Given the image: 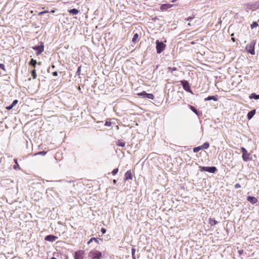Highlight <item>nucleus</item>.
<instances>
[{
  "label": "nucleus",
  "mask_w": 259,
  "mask_h": 259,
  "mask_svg": "<svg viewBox=\"0 0 259 259\" xmlns=\"http://www.w3.org/2000/svg\"><path fill=\"white\" fill-rule=\"evenodd\" d=\"M116 181L115 180H113V183H116Z\"/></svg>",
  "instance_id": "obj_46"
},
{
  "label": "nucleus",
  "mask_w": 259,
  "mask_h": 259,
  "mask_svg": "<svg viewBox=\"0 0 259 259\" xmlns=\"http://www.w3.org/2000/svg\"><path fill=\"white\" fill-rule=\"evenodd\" d=\"M176 1V0H172V3H174V2H175Z\"/></svg>",
  "instance_id": "obj_47"
},
{
  "label": "nucleus",
  "mask_w": 259,
  "mask_h": 259,
  "mask_svg": "<svg viewBox=\"0 0 259 259\" xmlns=\"http://www.w3.org/2000/svg\"><path fill=\"white\" fill-rule=\"evenodd\" d=\"M156 51L158 54L161 53L165 49V45L162 42H160L159 40L156 41Z\"/></svg>",
  "instance_id": "obj_2"
},
{
  "label": "nucleus",
  "mask_w": 259,
  "mask_h": 259,
  "mask_svg": "<svg viewBox=\"0 0 259 259\" xmlns=\"http://www.w3.org/2000/svg\"><path fill=\"white\" fill-rule=\"evenodd\" d=\"M173 6L174 5H171V4H163L161 6L160 9L161 10H165L171 8V7H173Z\"/></svg>",
  "instance_id": "obj_12"
},
{
  "label": "nucleus",
  "mask_w": 259,
  "mask_h": 259,
  "mask_svg": "<svg viewBox=\"0 0 259 259\" xmlns=\"http://www.w3.org/2000/svg\"><path fill=\"white\" fill-rule=\"evenodd\" d=\"M33 49L37 50V54L38 55L44 51V46L42 45L40 46H36L33 47Z\"/></svg>",
  "instance_id": "obj_9"
},
{
  "label": "nucleus",
  "mask_w": 259,
  "mask_h": 259,
  "mask_svg": "<svg viewBox=\"0 0 259 259\" xmlns=\"http://www.w3.org/2000/svg\"><path fill=\"white\" fill-rule=\"evenodd\" d=\"M39 65H40L41 64V62H38V63Z\"/></svg>",
  "instance_id": "obj_49"
},
{
  "label": "nucleus",
  "mask_w": 259,
  "mask_h": 259,
  "mask_svg": "<svg viewBox=\"0 0 259 259\" xmlns=\"http://www.w3.org/2000/svg\"><path fill=\"white\" fill-rule=\"evenodd\" d=\"M188 25H190L191 24H190V23H188Z\"/></svg>",
  "instance_id": "obj_50"
},
{
  "label": "nucleus",
  "mask_w": 259,
  "mask_h": 259,
  "mask_svg": "<svg viewBox=\"0 0 259 259\" xmlns=\"http://www.w3.org/2000/svg\"><path fill=\"white\" fill-rule=\"evenodd\" d=\"M44 13H45V12H41L39 13V15H42Z\"/></svg>",
  "instance_id": "obj_43"
},
{
  "label": "nucleus",
  "mask_w": 259,
  "mask_h": 259,
  "mask_svg": "<svg viewBox=\"0 0 259 259\" xmlns=\"http://www.w3.org/2000/svg\"><path fill=\"white\" fill-rule=\"evenodd\" d=\"M31 75L32 76L33 78L34 79V78H36V71H35V69H34L32 71Z\"/></svg>",
  "instance_id": "obj_27"
},
{
  "label": "nucleus",
  "mask_w": 259,
  "mask_h": 259,
  "mask_svg": "<svg viewBox=\"0 0 259 259\" xmlns=\"http://www.w3.org/2000/svg\"><path fill=\"white\" fill-rule=\"evenodd\" d=\"M0 68L5 70V65L3 64H0Z\"/></svg>",
  "instance_id": "obj_37"
},
{
  "label": "nucleus",
  "mask_w": 259,
  "mask_h": 259,
  "mask_svg": "<svg viewBox=\"0 0 259 259\" xmlns=\"http://www.w3.org/2000/svg\"><path fill=\"white\" fill-rule=\"evenodd\" d=\"M17 103H18V100H15L13 101V102H12L11 105L13 106H15L17 104Z\"/></svg>",
  "instance_id": "obj_32"
},
{
  "label": "nucleus",
  "mask_w": 259,
  "mask_h": 259,
  "mask_svg": "<svg viewBox=\"0 0 259 259\" xmlns=\"http://www.w3.org/2000/svg\"><path fill=\"white\" fill-rule=\"evenodd\" d=\"M211 100H213L214 101H217L218 98H217L216 96H209L207 98L205 99V101H209Z\"/></svg>",
  "instance_id": "obj_19"
},
{
  "label": "nucleus",
  "mask_w": 259,
  "mask_h": 259,
  "mask_svg": "<svg viewBox=\"0 0 259 259\" xmlns=\"http://www.w3.org/2000/svg\"><path fill=\"white\" fill-rule=\"evenodd\" d=\"M57 237H56L54 235H47L45 237V239L47 241H50V242H53V241H55L57 239Z\"/></svg>",
  "instance_id": "obj_10"
},
{
  "label": "nucleus",
  "mask_w": 259,
  "mask_h": 259,
  "mask_svg": "<svg viewBox=\"0 0 259 259\" xmlns=\"http://www.w3.org/2000/svg\"><path fill=\"white\" fill-rule=\"evenodd\" d=\"M258 26V24L256 22H253L250 26L251 29H253L255 27H256Z\"/></svg>",
  "instance_id": "obj_24"
},
{
  "label": "nucleus",
  "mask_w": 259,
  "mask_h": 259,
  "mask_svg": "<svg viewBox=\"0 0 259 259\" xmlns=\"http://www.w3.org/2000/svg\"><path fill=\"white\" fill-rule=\"evenodd\" d=\"M200 170L201 171H208L211 173H214L217 170V168L215 166L205 167L200 166Z\"/></svg>",
  "instance_id": "obj_5"
},
{
  "label": "nucleus",
  "mask_w": 259,
  "mask_h": 259,
  "mask_svg": "<svg viewBox=\"0 0 259 259\" xmlns=\"http://www.w3.org/2000/svg\"><path fill=\"white\" fill-rule=\"evenodd\" d=\"M255 42L252 41H251L249 44L247 45L246 47V50L247 51L251 54V55H254L255 52H254V46H255Z\"/></svg>",
  "instance_id": "obj_3"
},
{
  "label": "nucleus",
  "mask_w": 259,
  "mask_h": 259,
  "mask_svg": "<svg viewBox=\"0 0 259 259\" xmlns=\"http://www.w3.org/2000/svg\"><path fill=\"white\" fill-rule=\"evenodd\" d=\"M53 76H57L58 72L57 71H54L52 73Z\"/></svg>",
  "instance_id": "obj_40"
},
{
  "label": "nucleus",
  "mask_w": 259,
  "mask_h": 259,
  "mask_svg": "<svg viewBox=\"0 0 259 259\" xmlns=\"http://www.w3.org/2000/svg\"><path fill=\"white\" fill-rule=\"evenodd\" d=\"M194 18L193 17H188L187 19V21H191V20H192Z\"/></svg>",
  "instance_id": "obj_41"
},
{
  "label": "nucleus",
  "mask_w": 259,
  "mask_h": 259,
  "mask_svg": "<svg viewBox=\"0 0 259 259\" xmlns=\"http://www.w3.org/2000/svg\"><path fill=\"white\" fill-rule=\"evenodd\" d=\"M138 37L139 34L137 33H135L133 37L132 42L134 44H136L138 41Z\"/></svg>",
  "instance_id": "obj_17"
},
{
  "label": "nucleus",
  "mask_w": 259,
  "mask_h": 259,
  "mask_svg": "<svg viewBox=\"0 0 259 259\" xmlns=\"http://www.w3.org/2000/svg\"><path fill=\"white\" fill-rule=\"evenodd\" d=\"M249 98H250V99H255V100L259 99V95H256V94H255V93H252V94L249 96Z\"/></svg>",
  "instance_id": "obj_18"
},
{
  "label": "nucleus",
  "mask_w": 259,
  "mask_h": 259,
  "mask_svg": "<svg viewBox=\"0 0 259 259\" xmlns=\"http://www.w3.org/2000/svg\"><path fill=\"white\" fill-rule=\"evenodd\" d=\"M36 63H37L36 61L33 59H32L29 62V64L33 66L34 67H35Z\"/></svg>",
  "instance_id": "obj_21"
},
{
  "label": "nucleus",
  "mask_w": 259,
  "mask_h": 259,
  "mask_svg": "<svg viewBox=\"0 0 259 259\" xmlns=\"http://www.w3.org/2000/svg\"><path fill=\"white\" fill-rule=\"evenodd\" d=\"M217 223V221H216L215 220H213V224L212 223H210L211 225H215Z\"/></svg>",
  "instance_id": "obj_42"
},
{
  "label": "nucleus",
  "mask_w": 259,
  "mask_h": 259,
  "mask_svg": "<svg viewBox=\"0 0 259 259\" xmlns=\"http://www.w3.org/2000/svg\"><path fill=\"white\" fill-rule=\"evenodd\" d=\"M247 200L248 201L253 204L256 203L257 202V198L253 196H248L247 197Z\"/></svg>",
  "instance_id": "obj_11"
},
{
  "label": "nucleus",
  "mask_w": 259,
  "mask_h": 259,
  "mask_svg": "<svg viewBox=\"0 0 259 259\" xmlns=\"http://www.w3.org/2000/svg\"><path fill=\"white\" fill-rule=\"evenodd\" d=\"M241 187V186L239 184L237 183V184H236L235 185V188L236 189H238V188H240Z\"/></svg>",
  "instance_id": "obj_36"
},
{
  "label": "nucleus",
  "mask_w": 259,
  "mask_h": 259,
  "mask_svg": "<svg viewBox=\"0 0 259 259\" xmlns=\"http://www.w3.org/2000/svg\"><path fill=\"white\" fill-rule=\"evenodd\" d=\"M44 12H45V13H48V11H44Z\"/></svg>",
  "instance_id": "obj_48"
},
{
  "label": "nucleus",
  "mask_w": 259,
  "mask_h": 259,
  "mask_svg": "<svg viewBox=\"0 0 259 259\" xmlns=\"http://www.w3.org/2000/svg\"><path fill=\"white\" fill-rule=\"evenodd\" d=\"M89 256L92 259H99L101 257L102 253L98 250H93L90 252Z\"/></svg>",
  "instance_id": "obj_1"
},
{
  "label": "nucleus",
  "mask_w": 259,
  "mask_h": 259,
  "mask_svg": "<svg viewBox=\"0 0 259 259\" xmlns=\"http://www.w3.org/2000/svg\"><path fill=\"white\" fill-rule=\"evenodd\" d=\"M95 241L96 242H97V243H99V241L96 238H91L90 239V240L88 242V244H90L92 241Z\"/></svg>",
  "instance_id": "obj_22"
},
{
  "label": "nucleus",
  "mask_w": 259,
  "mask_h": 259,
  "mask_svg": "<svg viewBox=\"0 0 259 259\" xmlns=\"http://www.w3.org/2000/svg\"><path fill=\"white\" fill-rule=\"evenodd\" d=\"M181 84L183 86V89L188 92L192 93V91L190 89V87L189 82L187 80H181Z\"/></svg>",
  "instance_id": "obj_8"
},
{
  "label": "nucleus",
  "mask_w": 259,
  "mask_h": 259,
  "mask_svg": "<svg viewBox=\"0 0 259 259\" xmlns=\"http://www.w3.org/2000/svg\"><path fill=\"white\" fill-rule=\"evenodd\" d=\"M117 145L121 147H124L125 146V143L122 142H118Z\"/></svg>",
  "instance_id": "obj_29"
},
{
  "label": "nucleus",
  "mask_w": 259,
  "mask_h": 259,
  "mask_svg": "<svg viewBox=\"0 0 259 259\" xmlns=\"http://www.w3.org/2000/svg\"><path fill=\"white\" fill-rule=\"evenodd\" d=\"M13 107H14V106H13L12 105H10V106H7V107H6V109H7V110H10L12 109L13 108Z\"/></svg>",
  "instance_id": "obj_35"
},
{
  "label": "nucleus",
  "mask_w": 259,
  "mask_h": 259,
  "mask_svg": "<svg viewBox=\"0 0 259 259\" xmlns=\"http://www.w3.org/2000/svg\"><path fill=\"white\" fill-rule=\"evenodd\" d=\"M105 125L106 126H110L111 125V122L109 121H106L105 123Z\"/></svg>",
  "instance_id": "obj_33"
},
{
  "label": "nucleus",
  "mask_w": 259,
  "mask_h": 259,
  "mask_svg": "<svg viewBox=\"0 0 259 259\" xmlns=\"http://www.w3.org/2000/svg\"><path fill=\"white\" fill-rule=\"evenodd\" d=\"M13 168H14V169H20V167H19V165H18V164H16V165H14Z\"/></svg>",
  "instance_id": "obj_34"
},
{
  "label": "nucleus",
  "mask_w": 259,
  "mask_h": 259,
  "mask_svg": "<svg viewBox=\"0 0 259 259\" xmlns=\"http://www.w3.org/2000/svg\"><path fill=\"white\" fill-rule=\"evenodd\" d=\"M137 95L138 96L142 97L144 98H148L150 99H153L154 98V95L153 94L147 93L145 91L138 93Z\"/></svg>",
  "instance_id": "obj_6"
},
{
  "label": "nucleus",
  "mask_w": 259,
  "mask_h": 259,
  "mask_svg": "<svg viewBox=\"0 0 259 259\" xmlns=\"http://www.w3.org/2000/svg\"><path fill=\"white\" fill-rule=\"evenodd\" d=\"M118 168H115V169H114L112 171V175H116V174L118 172Z\"/></svg>",
  "instance_id": "obj_30"
},
{
  "label": "nucleus",
  "mask_w": 259,
  "mask_h": 259,
  "mask_svg": "<svg viewBox=\"0 0 259 259\" xmlns=\"http://www.w3.org/2000/svg\"><path fill=\"white\" fill-rule=\"evenodd\" d=\"M209 143L208 142H205L202 146H201V148H202V149H206L209 147Z\"/></svg>",
  "instance_id": "obj_20"
},
{
  "label": "nucleus",
  "mask_w": 259,
  "mask_h": 259,
  "mask_svg": "<svg viewBox=\"0 0 259 259\" xmlns=\"http://www.w3.org/2000/svg\"><path fill=\"white\" fill-rule=\"evenodd\" d=\"M101 231L102 234H105L106 232V230L105 228H102Z\"/></svg>",
  "instance_id": "obj_38"
},
{
  "label": "nucleus",
  "mask_w": 259,
  "mask_h": 259,
  "mask_svg": "<svg viewBox=\"0 0 259 259\" xmlns=\"http://www.w3.org/2000/svg\"><path fill=\"white\" fill-rule=\"evenodd\" d=\"M201 149H202V148H201V146H198V147L194 148L193 151H194V152H198Z\"/></svg>",
  "instance_id": "obj_25"
},
{
  "label": "nucleus",
  "mask_w": 259,
  "mask_h": 259,
  "mask_svg": "<svg viewBox=\"0 0 259 259\" xmlns=\"http://www.w3.org/2000/svg\"><path fill=\"white\" fill-rule=\"evenodd\" d=\"M133 179L132 174L131 171H127L125 174L124 180H132Z\"/></svg>",
  "instance_id": "obj_13"
},
{
  "label": "nucleus",
  "mask_w": 259,
  "mask_h": 259,
  "mask_svg": "<svg viewBox=\"0 0 259 259\" xmlns=\"http://www.w3.org/2000/svg\"><path fill=\"white\" fill-rule=\"evenodd\" d=\"M135 252H136V249H135V248H132V258H133V259H136V257H135Z\"/></svg>",
  "instance_id": "obj_23"
},
{
  "label": "nucleus",
  "mask_w": 259,
  "mask_h": 259,
  "mask_svg": "<svg viewBox=\"0 0 259 259\" xmlns=\"http://www.w3.org/2000/svg\"><path fill=\"white\" fill-rule=\"evenodd\" d=\"M245 9L246 11H248L249 10H252L254 11L259 7V4H247L245 5Z\"/></svg>",
  "instance_id": "obj_7"
},
{
  "label": "nucleus",
  "mask_w": 259,
  "mask_h": 259,
  "mask_svg": "<svg viewBox=\"0 0 259 259\" xmlns=\"http://www.w3.org/2000/svg\"><path fill=\"white\" fill-rule=\"evenodd\" d=\"M80 71H81V66H79V67L78 68L77 70V71H76V74H77L78 75H80Z\"/></svg>",
  "instance_id": "obj_31"
},
{
  "label": "nucleus",
  "mask_w": 259,
  "mask_h": 259,
  "mask_svg": "<svg viewBox=\"0 0 259 259\" xmlns=\"http://www.w3.org/2000/svg\"><path fill=\"white\" fill-rule=\"evenodd\" d=\"M68 12L71 14L75 15H77L78 14L79 11L76 9H72L69 10L68 11Z\"/></svg>",
  "instance_id": "obj_16"
},
{
  "label": "nucleus",
  "mask_w": 259,
  "mask_h": 259,
  "mask_svg": "<svg viewBox=\"0 0 259 259\" xmlns=\"http://www.w3.org/2000/svg\"><path fill=\"white\" fill-rule=\"evenodd\" d=\"M255 113V110H252L249 111L247 114V118L248 119H250Z\"/></svg>",
  "instance_id": "obj_15"
},
{
  "label": "nucleus",
  "mask_w": 259,
  "mask_h": 259,
  "mask_svg": "<svg viewBox=\"0 0 259 259\" xmlns=\"http://www.w3.org/2000/svg\"><path fill=\"white\" fill-rule=\"evenodd\" d=\"M168 70H171V71H174V70H176V68H175V67H174V68L169 67L168 68Z\"/></svg>",
  "instance_id": "obj_39"
},
{
  "label": "nucleus",
  "mask_w": 259,
  "mask_h": 259,
  "mask_svg": "<svg viewBox=\"0 0 259 259\" xmlns=\"http://www.w3.org/2000/svg\"><path fill=\"white\" fill-rule=\"evenodd\" d=\"M82 253L81 251H78L75 253L74 259H82Z\"/></svg>",
  "instance_id": "obj_14"
},
{
  "label": "nucleus",
  "mask_w": 259,
  "mask_h": 259,
  "mask_svg": "<svg viewBox=\"0 0 259 259\" xmlns=\"http://www.w3.org/2000/svg\"><path fill=\"white\" fill-rule=\"evenodd\" d=\"M190 108L192 110V111L193 112H194L195 113H196L197 115H198L197 110L194 107H193L192 106H190Z\"/></svg>",
  "instance_id": "obj_26"
},
{
  "label": "nucleus",
  "mask_w": 259,
  "mask_h": 259,
  "mask_svg": "<svg viewBox=\"0 0 259 259\" xmlns=\"http://www.w3.org/2000/svg\"><path fill=\"white\" fill-rule=\"evenodd\" d=\"M14 161H15V163H16V164H18V163H17V159H14Z\"/></svg>",
  "instance_id": "obj_44"
},
{
  "label": "nucleus",
  "mask_w": 259,
  "mask_h": 259,
  "mask_svg": "<svg viewBox=\"0 0 259 259\" xmlns=\"http://www.w3.org/2000/svg\"><path fill=\"white\" fill-rule=\"evenodd\" d=\"M47 153V152L46 151H41V152H39L36 154H35V155H45Z\"/></svg>",
  "instance_id": "obj_28"
},
{
  "label": "nucleus",
  "mask_w": 259,
  "mask_h": 259,
  "mask_svg": "<svg viewBox=\"0 0 259 259\" xmlns=\"http://www.w3.org/2000/svg\"><path fill=\"white\" fill-rule=\"evenodd\" d=\"M231 39H232V40L233 41H235V39H234V38L232 37Z\"/></svg>",
  "instance_id": "obj_45"
},
{
  "label": "nucleus",
  "mask_w": 259,
  "mask_h": 259,
  "mask_svg": "<svg viewBox=\"0 0 259 259\" xmlns=\"http://www.w3.org/2000/svg\"><path fill=\"white\" fill-rule=\"evenodd\" d=\"M241 151L242 152V158L244 161H247L250 160V154L247 152V151L244 148H241Z\"/></svg>",
  "instance_id": "obj_4"
}]
</instances>
